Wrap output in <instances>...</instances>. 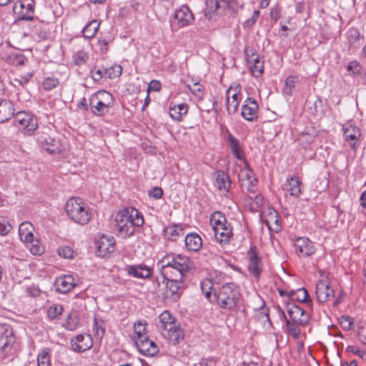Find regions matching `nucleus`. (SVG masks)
<instances>
[{"instance_id":"nucleus-1","label":"nucleus","mask_w":366,"mask_h":366,"mask_svg":"<svg viewBox=\"0 0 366 366\" xmlns=\"http://www.w3.org/2000/svg\"><path fill=\"white\" fill-rule=\"evenodd\" d=\"M117 235L126 239L134 234L136 227L144 224L142 214L134 208H128L119 212L115 216Z\"/></svg>"},{"instance_id":"nucleus-2","label":"nucleus","mask_w":366,"mask_h":366,"mask_svg":"<svg viewBox=\"0 0 366 366\" xmlns=\"http://www.w3.org/2000/svg\"><path fill=\"white\" fill-rule=\"evenodd\" d=\"M214 296L217 304L222 309L228 310H235L241 299L239 288L233 282L226 283L214 289Z\"/></svg>"},{"instance_id":"nucleus-3","label":"nucleus","mask_w":366,"mask_h":366,"mask_svg":"<svg viewBox=\"0 0 366 366\" xmlns=\"http://www.w3.org/2000/svg\"><path fill=\"white\" fill-rule=\"evenodd\" d=\"M70 219L81 225L86 224L92 214L87 205L80 198L72 197L67 200L64 207Z\"/></svg>"},{"instance_id":"nucleus-4","label":"nucleus","mask_w":366,"mask_h":366,"mask_svg":"<svg viewBox=\"0 0 366 366\" xmlns=\"http://www.w3.org/2000/svg\"><path fill=\"white\" fill-rule=\"evenodd\" d=\"M210 223L215 240L221 244H228L233 233L231 224L227 220L225 216L219 212H215L210 217Z\"/></svg>"},{"instance_id":"nucleus-5","label":"nucleus","mask_w":366,"mask_h":366,"mask_svg":"<svg viewBox=\"0 0 366 366\" xmlns=\"http://www.w3.org/2000/svg\"><path fill=\"white\" fill-rule=\"evenodd\" d=\"M34 227L29 222H22L19 227V235L22 242L30 245V252L33 254H41L44 248L39 244L38 239L34 235Z\"/></svg>"},{"instance_id":"nucleus-6","label":"nucleus","mask_w":366,"mask_h":366,"mask_svg":"<svg viewBox=\"0 0 366 366\" xmlns=\"http://www.w3.org/2000/svg\"><path fill=\"white\" fill-rule=\"evenodd\" d=\"M160 267L170 266L182 270H190L192 262L186 255L170 253L164 256L158 263Z\"/></svg>"},{"instance_id":"nucleus-7","label":"nucleus","mask_w":366,"mask_h":366,"mask_svg":"<svg viewBox=\"0 0 366 366\" xmlns=\"http://www.w3.org/2000/svg\"><path fill=\"white\" fill-rule=\"evenodd\" d=\"M16 342L13 328L8 324H0V353L5 357Z\"/></svg>"},{"instance_id":"nucleus-8","label":"nucleus","mask_w":366,"mask_h":366,"mask_svg":"<svg viewBox=\"0 0 366 366\" xmlns=\"http://www.w3.org/2000/svg\"><path fill=\"white\" fill-rule=\"evenodd\" d=\"M14 122L29 135H31L38 127L36 118L25 112H18L14 117Z\"/></svg>"},{"instance_id":"nucleus-9","label":"nucleus","mask_w":366,"mask_h":366,"mask_svg":"<svg viewBox=\"0 0 366 366\" xmlns=\"http://www.w3.org/2000/svg\"><path fill=\"white\" fill-rule=\"evenodd\" d=\"M248 271L255 278L258 279L262 271V262L255 247H252L247 252Z\"/></svg>"},{"instance_id":"nucleus-10","label":"nucleus","mask_w":366,"mask_h":366,"mask_svg":"<svg viewBox=\"0 0 366 366\" xmlns=\"http://www.w3.org/2000/svg\"><path fill=\"white\" fill-rule=\"evenodd\" d=\"M287 311L292 322H296L299 326H305L309 322V315L305 313V311L299 306L288 303L287 305Z\"/></svg>"},{"instance_id":"nucleus-11","label":"nucleus","mask_w":366,"mask_h":366,"mask_svg":"<svg viewBox=\"0 0 366 366\" xmlns=\"http://www.w3.org/2000/svg\"><path fill=\"white\" fill-rule=\"evenodd\" d=\"M97 255L105 257L114 251L115 241L112 237L102 235L96 241Z\"/></svg>"},{"instance_id":"nucleus-12","label":"nucleus","mask_w":366,"mask_h":366,"mask_svg":"<svg viewBox=\"0 0 366 366\" xmlns=\"http://www.w3.org/2000/svg\"><path fill=\"white\" fill-rule=\"evenodd\" d=\"M38 142L42 148L50 154L59 153L61 150V144L56 139L46 134H42L38 137Z\"/></svg>"},{"instance_id":"nucleus-13","label":"nucleus","mask_w":366,"mask_h":366,"mask_svg":"<svg viewBox=\"0 0 366 366\" xmlns=\"http://www.w3.org/2000/svg\"><path fill=\"white\" fill-rule=\"evenodd\" d=\"M316 295L317 300L321 302H326L335 297V291L330 286L328 282L321 280L316 285Z\"/></svg>"},{"instance_id":"nucleus-14","label":"nucleus","mask_w":366,"mask_h":366,"mask_svg":"<svg viewBox=\"0 0 366 366\" xmlns=\"http://www.w3.org/2000/svg\"><path fill=\"white\" fill-rule=\"evenodd\" d=\"M161 333L163 337L172 345L179 344L184 339V331L177 323Z\"/></svg>"},{"instance_id":"nucleus-15","label":"nucleus","mask_w":366,"mask_h":366,"mask_svg":"<svg viewBox=\"0 0 366 366\" xmlns=\"http://www.w3.org/2000/svg\"><path fill=\"white\" fill-rule=\"evenodd\" d=\"M174 24L178 27L182 28L191 24L194 19L193 14L189 8L187 6H182L176 10L174 14Z\"/></svg>"},{"instance_id":"nucleus-16","label":"nucleus","mask_w":366,"mask_h":366,"mask_svg":"<svg viewBox=\"0 0 366 366\" xmlns=\"http://www.w3.org/2000/svg\"><path fill=\"white\" fill-rule=\"evenodd\" d=\"M294 246L295 252L300 256L309 257L315 252L313 244L307 238L297 239Z\"/></svg>"},{"instance_id":"nucleus-17","label":"nucleus","mask_w":366,"mask_h":366,"mask_svg":"<svg viewBox=\"0 0 366 366\" xmlns=\"http://www.w3.org/2000/svg\"><path fill=\"white\" fill-rule=\"evenodd\" d=\"M71 346L74 351L83 352L92 347V337L89 335H79L71 340Z\"/></svg>"},{"instance_id":"nucleus-18","label":"nucleus","mask_w":366,"mask_h":366,"mask_svg":"<svg viewBox=\"0 0 366 366\" xmlns=\"http://www.w3.org/2000/svg\"><path fill=\"white\" fill-rule=\"evenodd\" d=\"M125 270L128 275L139 279L148 278L152 274L151 268L144 264L128 265Z\"/></svg>"},{"instance_id":"nucleus-19","label":"nucleus","mask_w":366,"mask_h":366,"mask_svg":"<svg viewBox=\"0 0 366 366\" xmlns=\"http://www.w3.org/2000/svg\"><path fill=\"white\" fill-rule=\"evenodd\" d=\"M258 105L255 100L248 98L242 108V116L247 121L252 122L257 118Z\"/></svg>"},{"instance_id":"nucleus-20","label":"nucleus","mask_w":366,"mask_h":366,"mask_svg":"<svg viewBox=\"0 0 366 366\" xmlns=\"http://www.w3.org/2000/svg\"><path fill=\"white\" fill-rule=\"evenodd\" d=\"M342 130L345 140L349 143L351 147L354 148L355 141L361 135L360 129L350 123H347L343 125Z\"/></svg>"},{"instance_id":"nucleus-21","label":"nucleus","mask_w":366,"mask_h":366,"mask_svg":"<svg viewBox=\"0 0 366 366\" xmlns=\"http://www.w3.org/2000/svg\"><path fill=\"white\" fill-rule=\"evenodd\" d=\"M136 346L139 351L147 356H153L158 352V347L154 342L150 340L149 337H144L142 340H137Z\"/></svg>"},{"instance_id":"nucleus-22","label":"nucleus","mask_w":366,"mask_h":366,"mask_svg":"<svg viewBox=\"0 0 366 366\" xmlns=\"http://www.w3.org/2000/svg\"><path fill=\"white\" fill-rule=\"evenodd\" d=\"M229 6L228 0H206L205 16L211 19L215 11Z\"/></svg>"},{"instance_id":"nucleus-23","label":"nucleus","mask_w":366,"mask_h":366,"mask_svg":"<svg viewBox=\"0 0 366 366\" xmlns=\"http://www.w3.org/2000/svg\"><path fill=\"white\" fill-rule=\"evenodd\" d=\"M76 285L74 279L71 275H64L56 279L55 286L57 292L67 293Z\"/></svg>"},{"instance_id":"nucleus-24","label":"nucleus","mask_w":366,"mask_h":366,"mask_svg":"<svg viewBox=\"0 0 366 366\" xmlns=\"http://www.w3.org/2000/svg\"><path fill=\"white\" fill-rule=\"evenodd\" d=\"M189 270H182L170 266L160 267V272L164 280L179 279L184 280V276Z\"/></svg>"},{"instance_id":"nucleus-25","label":"nucleus","mask_w":366,"mask_h":366,"mask_svg":"<svg viewBox=\"0 0 366 366\" xmlns=\"http://www.w3.org/2000/svg\"><path fill=\"white\" fill-rule=\"evenodd\" d=\"M280 296H287L291 300H296L300 302L311 303L312 302V300L309 298L307 290L304 287L300 288L297 291L291 290L290 292H287L280 290Z\"/></svg>"},{"instance_id":"nucleus-26","label":"nucleus","mask_w":366,"mask_h":366,"mask_svg":"<svg viewBox=\"0 0 366 366\" xmlns=\"http://www.w3.org/2000/svg\"><path fill=\"white\" fill-rule=\"evenodd\" d=\"M14 114V104L11 102L3 99L0 101V123L10 119Z\"/></svg>"},{"instance_id":"nucleus-27","label":"nucleus","mask_w":366,"mask_h":366,"mask_svg":"<svg viewBox=\"0 0 366 366\" xmlns=\"http://www.w3.org/2000/svg\"><path fill=\"white\" fill-rule=\"evenodd\" d=\"M26 12H33L34 9V0H21L16 1L13 6V11L15 14L21 15V19H25L24 10Z\"/></svg>"},{"instance_id":"nucleus-28","label":"nucleus","mask_w":366,"mask_h":366,"mask_svg":"<svg viewBox=\"0 0 366 366\" xmlns=\"http://www.w3.org/2000/svg\"><path fill=\"white\" fill-rule=\"evenodd\" d=\"M264 221L269 230L277 232L281 229V224L277 211L269 210Z\"/></svg>"},{"instance_id":"nucleus-29","label":"nucleus","mask_w":366,"mask_h":366,"mask_svg":"<svg viewBox=\"0 0 366 366\" xmlns=\"http://www.w3.org/2000/svg\"><path fill=\"white\" fill-rule=\"evenodd\" d=\"M184 242L187 249L194 252L200 249L202 245V238L196 233L188 234L185 237Z\"/></svg>"},{"instance_id":"nucleus-30","label":"nucleus","mask_w":366,"mask_h":366,"mask_svg":"<svg viewBox=\"0 0 366 366\" xmlns=\"http://www.w3.org/2000/svg\"><path fill=\"white\" fill-rule=\"evenodd\" d=\"M215 185L218 189L223 192H229L230 180L228 175L223 171H218L215 173Z\"/></svg>"},{"instance_id":"nucleus-31","label":"nucleus","mask_w":366,"mask_h":366,"mask_svg":"<svg viewBox=\"0 0 366 366\" xmlns=\"http://www.w3.org/2000/svg\"><path fill=\"white\" fill-rule=\"evenodd\" d=\"M300 184L301 182L297 177H292L283 185V189L289 192L290 195L297 197L301 193Z\"/></svg>"},{"instance_id":"nucleus-32","label":"nucleus","mask_w":366,"mask_h":366,"mask_svg":"<svg viewBox=\"0 0 366 366\" xmlns=\"http://www.w3.org/2000/svg\"><path fill=\"white\" fill-rule=\"evenodd\" d=\"M159 321L158 327L161 332L163 330L169 329V327H174L177 324L174 317L172 316L170 312L167 310L164 311L159 317Z\"/></svg>"},{"instance_id":"nucleus-33","label":"nucleus","mask_w":366,"mask_h":366,"mask_svg":"<svg viewBox=\"0 0 366 366\" xmlns=\"http://www.w3.org/2000/svg\"><path fill=\"white\" fill-rule=\"evenodd\" d=\"M147 323L144 320L138 321L134 324V335L132 337L134 342L137 340H142L144 337H147V333L146 330Z\"/></svg>"},{"instance_id":"nucleus-34","label":"nucleus","mask_w":366,"mask_h":366,"mask_svg":"<svg viewBox=\"0 0 366 366\" xmlns=\"http://www.w3.org/2000/svg\"><path fill=\"white\" fill-rule=\"evenodd\" d=\"M187 109L188 107L184 104L174 105L173 107H170L169 115L173 119L180 121L182 116L187 113Z\"/></svg>"},{"instance_id":"nucleus-35","label":"nucleus","mask_w":366,"mask_h":366,"mask_svg":"<svg viewBox=\"0 0 366 366\" xmlns=\"http://www.w3.org/2000/svg\"><path fill=\"white\" fill-rule=\"evenodd\" d=\"M167 287L171 292L172 295H177L179 290L184 287V280L172 279V280H164Z\"/></svg>"},{"instance_id":"nucleus-36","label":"nucleus","mask_w":366,"mask_h":366,"mask_svg":"<svg viewBox=\"0 0 366 366\" xmlns=\"http://www.w3.org/2000/svg\"><path fill=\"white\" fill-rule=\"evenodd\" d=\"M165 235L171 240H176L177 237L183 235V229L180 225L173 224L164 229Z\"/></svg>"},{"instance_id":"nucleus-37","label":"nucleus","mask_w":366,"mask_h":366,"mask_svg":"<svg viewBox=\"0 0 366 366\" xmlns=\"http://www.w3.org/2000/svg\"><path fill=\"white\" fill-rule=\"evenodd\" d=\"M228 143L230 149L236 158L241 159H242V151L239 145L238 140L233 137L232 134L228 136Z\"/></svg>"},{"instance_id":"nucleus-38","label":"nucleus","mask_w":366,"mask_h":366,"mask_svg":"<svg viewBox=\"0 0 366 366\" xmlns=\"http://www.w3.org/2000/svg\"><path fill=\"white\" fill-rule=\"evenodd\" d=\"M99 27V23L97 20H93V21H90L83 29V31H82L83 36L86 39L92 38L97 33Z\"/></svg>"},{"instance_id":"nucleus-39","label":"nucleus","mask_w":366,"mask_h":366,"mask_svg":"<svg viewBox=\"0 0 366 366\" xmlns=\"http://www.w3.org/2000/svg\"><path fill=\"white\" fill-rule=\"evenodd\" d=\"M282 313L284 315L286 325H287V330L288 331V333L295 339H298L300 335V330L298 327V324L296 322H292L291 320H288L286 317L285 314L283 311H282Z\"/></svg>"},{"instance_id":"nucleus-40","label":"nucleus","mask_w":366,"mask_h":366,"mask_svg":"<svg viewBox=\"0 0 366 366\" xmlns=\"http://www.w3.org/2000/svg\"><path fill=\"white\" fill-rule=\"evenodd\" d=\"M241 93H234L232 97H229V93H227V109L232 112H236L239 106V98Z\"/></svg>"},{"instance_id":"nucleus-41","label":"nucleus","mask_w":366,"mask_h":366,"mask_svg":"<svg viewBox=\"0 0 366 366\" xmlns=\"http://www.w3.org/2000/svg\"><path fill=\"white\" fill-rule=\"evenodd\" d=\"M122 73V67L119 64H114L107 69H104V74L109 79L119 77Z\"/></svg>"},{"instance_id":"nucleus-42","label":"nucleus","mask_w":366,"mask_h":366,"mask_svg":"<svg viewBox=\"0 0 366 366\" xmlns=\"http://www.w3.org/2000/svg\"><path fill=\"white\" fill-rule=\"evenodd\" d=\"M239 180L240 182V184H248V181L252 179L254 177L253 172L248 168L247 167H245L244 168H242L239 174H238Z\"/></svg>"},{"instance_id":"nucleus-43","label":"nucleus","mask_w":366,"mask_h":366,"mask_svg":"<svg viewBox=\"0 0 366 366\" xmlns=\"http://www.w3.org/2000/svg\"><path fill=\"white\" fill-rule=\"evenodd\" d=\"M78 325V317L73 313L68 315L66 322L64 324V327L68 330L74 331L77 328Z\"/></svg>"},{"instance_id":"nucleus-44","label":"nucleus","mask_w":366,"mask_h":366,"mask_svg":"<svg viewBox=\"0 0 366 366\" xmlns=\"http://www.w3.org/2000/svg\"><path fill=\"white\" fill-rule=\"evenodd\" d=\"M244 53L247 60L248 66H250L251 64H254L261 61L259 59V56L255 53L252 49L246 48Z\"/></svg>"},{"instance_id":"nucleus-45","label":"nucleus","mask_w":366,"mask_h":366,"mask_svg":"<svg viewBox=\"0 0 366 366\" xmlns=\"http://www.w3.org/2000/svg\"><path fill=\"white\" fill-rule=\"evenodd\" d=\"M348 41L351 45L357 47L360 45V34L356 29H350L348 31Z\"/></svg>"},{"instance_id":"nucleus-46","label":"nucleus","mask_w":366,"mask_h":366,"mask_svg":"<svg viewBox=\"0 0 366 366\" xmlns=\"http://www.w3.org/2000/svg\"><path fill=\"white\" fill-rule=\"evenodd\" d=\"M38 366H51V360L47 350H42L37 357Z\"/></svg>"},{"instance_id":"nucleus-47","label":"nucleus","mask_w":366,"mask_h":366,"mask_svg":"<svg viewBox=\"0 0 366 366\" xmlns=\"http://www.w3.org/2000/svg\"><path fill=\"white\" fill-rule=\"evenodd\" d=\"M89 55L86 52L79 51L73 55V60L76 65L81 66L86 63Z\"/></svg>"},{"instance_id":"nucleus-48","label":"nucleus","mask_w":366,"mask_h":366,"mask_svg":"<svg viewBox=\"0 0 366 366\" xmlns=\"http://www.w3.org/2000/svg\"><path fill=\"white\" fill-rule=\"evenodd\" d=\"M64 308L61 305L56 304L51 305L48 310V316L50 319H55L61 315L63 312Z\"/></svg>"},{"instance_id":"nucleus-49","label":"nucleus","mask_w":366,"mask_h":366,"mask_svg":"<svg viewBox=\"0 0 366 366\" xmlns=\"http://www.w3.org/2000/svg\"><path fill=\"white\" fill-rule=\"evenodd\" d=\"M58 254L66 259H73L76 255V252L69 246L59 247Z\"/></svg>"},{"instance_id":"nucleus-50","label":"nucleus","mask_w":366,"mask_h":366,"mask_svg":"<svg viewBox=\"0 0 366 366\" xmlns=\"http://www.w3.org/2000/svg\"><path fill=\"white\" fill-rule=\"evenodd\" d=\"M92 112L97 116L104 114L106 111L107 106L104 104L102 101L99 100L96 106H93L92 103L90 102Z\"/></svg>"},{"instance_id":"nucleus-51","label":"nucleus","mask_w":366,"mask_h":366,"mask_svg":"<svg viewBox=\"0 0 366 366\" xmlns=\"http://www.w3.org/2000/svg\"><path fill=\"white\" fill-rule=\"evenodd\" d=\"M249 67L251 74L256 77L260 76L262 74L264 69L263 62L262 61L257 62V64H251V66Z\"/></svg>"},{"instance_id":"nucleus-52","label":"nucleus","mask_w":366,"mask_h":366,"mask_svg":"<svg viewBox=\"0 0 366 366\" xmlns=\"http://www.w3.org/2000/svg\"><path fill=\"white\" fill-rule=\"evenodd\" d=\"M58 79L48 77L43 82V87L45 90H51L59 84Z\"/></svg>"},{"instance_id":"nucleus-53","label":"nucleus","mask_w":366,"mask_h":366,"mask_svg":"<svg viewBox=\"0 0 366 366\" xmlns=\"http://www.w3.org/2000/svg\"><path fill=\"white\" fill-rule=\"evenodd\" d=\"M29 80L28 79H26L24 77H21L20 79L14 78L13 79H11V84L13 85V86L18 89H24V84H26L28 83ZM26 88H25L26 89Z\"/></svg>"},{"instance_id":"nucleus-54","label":"nucleus","mask_w":366,"mask_h":366,"mask_svg":"<svg viewBox=\"0 0 366 366\" xmlns=\"http://www.w3.org/2000/svg\"><path fill=\"white\" fill-rule=\"evenodd\" d=\"M340 324L342 327L345 330H350L352 329V325L353 324V320L350 317L347 316H342L340 318Z\"/></svg>"},{"instance_id":"nucleus-55","label":"nucleus","mask_w":366,"mask_h":366,"mask_svg":"<svg viewBox=\"0 0 366 366\" xmlns=\"http://www.w3.org/2000/svg\"><path fill=\"white\" fill-rule=\"evenodd\" d=\"M11 229V226L7 221L0 217V235H6Z\"/></svg>"},{"instance_id":"nucleus-56","label":"nucleus","mask_w":366,"mask_h":366,"mask_svg":"<svg viewBox=\"0 0 366 366\" xmlns=\"http://www.w3.org/2000/svg\"><path fill=\"white\" fill-rule=\"evenodd\" d=\"M252 208L257 210L264 204V198L262 195H256L254 198L250 197Z\"/></svg>"},{"instance_id":"nucleus-57","label":"nucleus","mask_w":366,"mask_h":366,"mask_svg":"<svg viewBox=\"0 0 366 366\" xmlns=\"http://www.w3.org/2000/svg\"><path fill=\"white\" fill-rule=\"evenodd\" d=\"M347 69L352 74H358L360 73L361 66L357 61H353L348 64Z\"/></svg>"},{"instance_id":"nucleus-58","label":"nucleus","mask_w":366,"mask_h":366,"mask_svg":"<svg viewBox=\"0 0 366 366\" xmlns=\"http://www.w3.org/2000/svg\"><path fill=\"white\" fill-rule=\"evenodd\" d=\"M247 182H248L247 185L242 184L241 187L243 189H246L248 192H249L251 193H254L256 189V184L257 182V179L255 177H253L252 179L249 180Z\"/></svg>"},{"instance_id":"nucleus-59","label":"nucleus","mask_w":366,"mask_h":366,"mask_svg":"<svg viewBox=\"0 0 366 366\" xmlns=\"http://www.w3.org/2000/svg\"><path fill=\"white\" fill-rule=\"evenodd\" d=\"M297 84L298 78L296 76H289L285 81V86L290 90L296 89Z\"/></svg>"},{"instance_id":"nucleus-60","label":"nucleus","mask_w":366,"mask_h":366,"mask_svg":"<svg viewBox=\"0 0 366 366\" xmlns=\"http://www.w3.org/2000/svg\"><path fill=\"white\" fill-rule=\"evenodd\" d=\"M148 194L149 197L158 199L162 197L163 191L160 187H155L149 191Z\"/></svg>"},{"instance_id":"nucleus-61","label":"nucleus","mask_w":366,"mask_h":366,"mask_svg":"<svg viewBox=\"0 0 366 366\" xmlns=\"http://www.w3.org/2000/svg\"><path fill=\"white\" fill-rule=\"evenodd\" d=\"M201 287L202 292L204 294L205 297L207 298H209L211 295L210 290L212 288L211 282L209 280H205L202 282Z\"/></svg>"},{"instance_id":"nucleus-62","label":"nucleus","mask_w":366,"mask_h":366,"mask_svg":"<svg viewBox=\"0 0 366 366\" xmlns=\"http://www.w3.org/2000/svg\"><path fill=\"white\" fill-rule=\"evenodd\" d=\"M161 89V83L158 80H152L147 86V92H159Z\"/></svg>"},{"instance_id":"nucleus-63","label":"nucleus","mask_w":366,"mask_h":366,"mask_svg":"<svg viewBox=\"0 0 366 366\" xmlns=\"http://www.w3.org/2000/svg\"><path fill=\"white\" fill-rule=\"evenodd\" d=\"M259 16V10L254 11L252 17L250 19H247L245 21V24L248 26H252V25L254 24V23L256 22V21L257 20Z\"/></svg>"},{"instance_id":"nucleus-64","label":"nucleus","mask_w":366,"mask_h":366,"mask_svg":"<svg viewBox=\"0 0 366 366\" xmlns=\"http://www.w3.org/2000/svg\"><path fill=\"white\" fill-rule=\"evenodd\" d=\"M92 77L94 79V80L97 81L100 79L104 74V69L102 70L100 69H94L91 71Z\"/></svg>"}]
</instances>
